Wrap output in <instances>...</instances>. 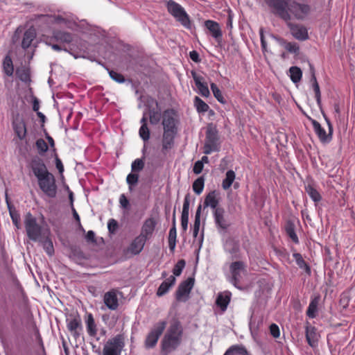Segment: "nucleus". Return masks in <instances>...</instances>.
<instances>
[{"instance_id":"obj_1","label":"nucleus","mask_w":355,"mask_h":355,"mask_svg":"<svg viewBox=\"0 0 355 355\" xmlns=\"http://www.w3.org/2000/svg\"><path fill=\"white\" fill-rule=\"evenodd\" d=\"M267 5L272 8V13L286 22H291L292 18L303 20L310 12L307 4L300 3L295 0H266Z\"/></svg>"},{"instance_id":"obj_2","label":"nucleus","mask_w":355,"mask_h":355,"mask_svg":"<svg viewBox=\"0 0 355 355\" xmlns=\"http://www.w3.org/2000/svg\"><path fill=\"white\" fill-rule=\"evenodd\" d=\"M24 225L27 236L32 241H42L49 234V230L40 225L31 213H27L25 216Z\"/></svg>"},{"instance_id":"obj_3","label":"nucleus","mask_w":355,"mask_h":355,"mask_svg":"<svg viewBox=\"0 0 355 355\" xmlns=\"http://www.w3.org/2000/svg\"><path fill=\"white\" fill-rule=\"evenodd\" d=\"M182 331L180 322L174 321L169 327L162 342V350L168 353L180 344Z\"/></svg>"},{"instance_id":"obj_4","label":"nucleus","mask_w":355,"mask_h":355,"mask_svg":"<svg viewBox=\"0 0 355 355\" xmlns=\"http://www.w3.org/2000/svg\"><path fill=\"white\" fill-rule=\"evenodd\" d=\"M203 153L206 155L213 151H218L220 148L218 132L213 123H209L207 127L206 137Z\"/></svg>"},{"instance_id":"obj_5","label":"nucleus","mask_w":355,"mask_h":355,"mask_svg":"<svg viewBox=\"0 0 355 355\" xmlns=\"http://www.w3.org/2000/svg\"><path fill=\"white\" fill-rule=\"evenodd\" d=\"M167 9L168 12L180 21L182 25L187 28H191L189 17L181 6L173 0H170L167 3Z\"/></svg>"},{"instance_id":"obj_6","label":"nucleus","mask_w":355,"mask_h":355,"mask_svg":"<svg viewBox=\"0 0 355 355\" xmlns=\"http://www.w3.org/2000/svg\"><path fill=\"white\" fill-rule=\"evenodd\" d=\"M37 180L40 188L46 196L50 198L55 197L57 186L53 174L49 173Z\"/></svg>"},{"instance_id":"obj_7","label":"nucleus","mask_w":355,"mask_h":355,"mask_svg":"<svg viewBox=\"0 0 355 355\" xmlns=\"http://www.w3.org/2000/svg\"><path fill=\"white\" fill-rule=\"evenodd\" d=\"M123 346V336L117 335L106 342L103 349V355H120Z\"/></svg>"},{"instance_id":"obj_8","label":"nucleus","mask_w":355,"mask_h":355,"mask_svg":"<svg viewBox=\"0 0 355 355\" xmlns=\"http://www.w3.org/2000/svg\"><path fill=\"white\" fill-rule=\"evenodd\" d=\"M214 218L216 226L220 233H226L232 225V223L225 214V209L218 208L214 211Z\"/></svg>"},{"instance_id":"obj_9","label":"nucleus","mask_w":355,"mask_h":355,"mask_svg":"<svg viewBox=\"0 0 355 355\" xmlns=\"http://www.w3.org/2000/svg\"><path fill=\"white\" fill-rule=\"evenodd\" d=\"M230 271L232 275V283L234 286L241 289V288L239 286V283L242 278V274L246 272L244 263L241 261L232 262L230 266Z\"/></svg>"},{"instance_id":"obj_10","label":"nucleus","mask_w":355,"mask_h":355,"mask_svg":"<svg viewBox=\"0 0 355 355\" xmlns=\"http://www.w3.org/2000/svg\"><path fill=\"white\" fill-rule=\"evenodd\" d=\"M166 325V322L165 321H162L157 323L153 329H151L145 341V345L147 348L153 347L156 345L159 336L163 333Z\"/></svg>"},{"instance_id":"obj_11","label":"nucleus","mask_w":355,"mask_h":355,"mask_svg":"<svg viewBox=\"0 0 355 355\" xmlns=\"http://www.w3.org/2000/svg\"><path fill=\"white\" fill-rule=\"evenodd\" d=\"M73 40V35L66 31L60 30H54L51 37H47L46 44L51 45V42H58L62 44H70Z\"/></svg>"},{"instance_id":"obj_12","label":"nucleus","mask_w":355,"mask_h":355,"mask_svg":"<svg viewBox=\"0 0 355 355\" xmlns=\"http://www.w3.org/2000/svg\"><path fill=\"white\" fill-rule=\"evenodd\" d=\"M292 35L297 40L304 41L309 38L307 29L301 24L286 22Z\"/></svg>"},{"instance_id":"obj_13","label":"nucleus","mask_w":355,"mask_h":355,"mask_svg":"<svg viewBox=\"0 0 355 355\" xmlns=\"http://www.w3.org/2000/svg\"><path fill=\"white\" fill-rule=\"evenodd\" d=\"M311 121L316 134L322 141H328L331 139L333 128L330 121L327 118H326V121L329 126L328 134L326 133L325 130L321 127L320 124L317 121L312 119Z\"/></svg>"},{"instance_id":"obj_14","label":"nucleus","mask_w":355,"mask_h":355,"mask_svg":"<svg viewBox=\"0 0 355 355\" xmlns=\"http://www.w3.org/2000/svg\"><path fill=\"white\" fill-rule=\"evenodd\" d=\"M162 125L164 131H175V112L172 110H165L163 113Z\"/></svg>"},{"instance_id":"obj_15","label":"nucleus","mask_w":355,"mask_h":355,"mask_svg":"<svg viewBox=\"0 0 355 355\" xmlns=\"http://www.w3.org/2000/svg\"><path fill=\"white\" fill-rule=\"evenodd\" d=\"M194 284V279L192 277L188 278L187 280L182 282L176 291V299L178 300H182L184 296L188 295L191 292Z\"/></svg>"},{"instance_id":"obj_16","label":"nucleus","mask_w":355,"mask_h":355,"mask_svg":"<svg viewBox=\"0 0 355 355\" xmlns=\"http://www.w3.org/2000/svg\"><path fill=\"white\" fill-rule=\"evenodd\" d=\"M191 75L200 94L204 97H208L210 95V92L207 86V83L204 81V78L201 76H199L194 71H191Z\"/></svg>"},{"instance_id":"obj_17","label":"nucleus","mask_w":355,"mask_h":355,"mask_svg":"<svg viewBox=\"0 0 355 355\" xmlns=\"http://www.w3.org/2000/svg\"><path fill=\"white\" fill-rule=\"evenodd\" d=\"M31 167L33 173L37 179L43 177L44 175L49 173L46 165L40 158H34L31 162Z\"/></svg>"},{"instance_id":"obj_18","label":"nucleus","mask_w":355,"mask_h":355,"mask_svg":"<svg viewBox=\"0 0 355 355\" xmlns=\"http://www.w3.org/2000/svg\"><path fill=\"white\" fill-rule=\"evenodd\" d=\"M146 240L143 235H139L132 241L128 250L132 254H138L143 250Z\"/></svg>"},{"instance_id":"obj_19","label":"nucleus","mask_w":355,"mask_h":355,"mask_svg":"<svg viewBox=\"0 0 355 355\" xmlns=\"http://www.w3.org/2000/svg\"><path fill=\"white\" fill-rule=\"evenodd\" d=\"M218 193L216 191H212L209 192L205 197L204 201V207L206 208L207 207H210L216 211L218 208H222L218 206L219 204V197Z\"/></svg>"},{"instance_id":"obj_20","label":"nucleus","mask_w":355,"mask_h":355,"mask_svg":"<svg viewBox=\"0 0 355 355\" xmlns=\"http://www.w3.org/2000/svg\"><path fill=\"white\" fill-rule=\"evenodd\" d=\"M226 250L233 256V258H239V242L234 238L229 237L225 241Z\"/></svg>"},{"instance_id":"obj_21","label":"nucleus","mask_w":355,"mask_h":355,"mask_svg":"<svg viewBox=\"0 0 355 355\" xmlns=\"http://www.w3.org/2000/svg\"><path fill=\"white\" fill-rule=\"evenodd\" d=\"M189 199H190V195L189 193H187L184 198L182 212V216H181V225H182V230L184 231H186L187 230V226H188L189 211Z\"/></svg>"},{"instance_id":"obj_22","label":"nucleus","mask_w":355,"mask_h":355,"mask_svg":"<svg viewBox=\"0 0 355 355\" xmlns=\"http://www.w3.org/2000/svg\"><path fill=\"white\" fill-rule=\"evenodd\" d=\"M104 302L110 309H116L119 306L116 291L112 290L106 293L104 295Z\"/></svg>"},{"instance_id":"obj_23","label":"nucleus","mask_w":355,"mask_h":355,"mask_svg":"<svg viewBox=\"0 0 355 355\" xmlns=\"http://www.w3.org/2000/svg\"><path fill=\"white\" fill-rule=\"evenodd\" d=\"M14 130L20 139L25 137L26 134V129L25 123L21 118L17 116L12 122Z\"/></svg>"},{"instance_id":"obj_24","label":"nucleus","mask_w":355,"mask_h":355,"mask_svg":"<svg viewBox=\"0 0 355 355\" xmlns=\"http://www.w3.org/2000/svg\"><path fill=\"white\" fill-rule=\"evenodd\" d=\"M67 328L73 334L75 339H77L80 336V332L78 329H81V320L78 315L75 316L71 320H67Z\"/></svg>"},{"instance_id":"obj_25","label":"nucleus","mask_w":355,"mask_h":355,"mask_svg":"<svg viewBox=\"0 0 355 355\" xmlns=\"http://www.w3.org/2000/svg\"><path fill=\"white\" fill-rule=\"evenodd\" d=\"M319 335L314 327L307 326L306 328V338L310 346L315 347L318 342Z\"/></svg>"},{"instance_id":"obj_26","label":"nucleus","mask_w":355,"mask_h":355,"mask_svg":"<svg viewBox=\"0 0 355 355\" xmlns=\"http://www.w3.org/2000/svg\"><path fill=\"white\" fill-rule=\"evenodd\" d=\"M156 222L154 218H150L145 220L142 228L141 232L139 235H143L146 239L150 236L155 230Z\"/></svg>"},{"instance_id":"obj_27","label":"nucleus","mask_w":355,"mask_h":355,"mask_svg":"<svg viewBox=\"0 0 355 355\" xmlns=\"http://www.w3.org/2000/svg\"><path fill=\"white\" fill-rule=\"evenodd\" d=\"M231 295L230 292L225 291L219 293L217 296L216 304L220 308L223 312L227 309V305L230 302Z\"/></svg>"},{"instance_id":"obj_28","label":"nucleus","mask_w":355,"mask_h":355,"mask_svg":"<svg viewBox=\"0 0 355 355\" xmlns=\"http://www.w3.org/2000/svg\"><path fill=\"white\" fill-rule=\"evenodd\" d=\"M205 26L215 39L218 40L221 37L222 32L217 22L212 20H207L205 21Z\"/></svg>"},{"instance_id":"obj_29","label":"nucleus","mask_w":355,"mask_h":355,"mask_svg":"<svg viewBox=\"0 0 355 355\" xmlns=\"http://www.w3.org/2000/svg\"><path fill=\"white\" fill-rule=\"evenodd\" d=\"M36 37V31L35 29L33 27L28 28L27 31H25L23 40L21 42V46L23 49H28L32 42L34 40V39Z\"/></svg>"},{"instance_id":"obj_30","label":"nucleus","mask_w":355,"mask_h":355,"mask_svg":"<svg viewBox=\"0 0 355 355\" xmlns=\"http://www.w3.org/2000/svg\"><path fill=\"white\" fill-rule=\"evenodd\" d=\"M175 282V277L171 276L166 281L162 283L157 289V295L158 296H162L167 293L170 287H171Z\"/></svg>"},{"instance_id":"obj_31","label":"nucleus","mask_w":355,"mask_h":355,"mask_svg":"<svg viewBox=\"0 0 355 355\" xmlns=\"http://www.w3.org/2000/svg\"><path fill=\"white\" fill-rule=\"evenodd\" d=\"M175 131H164L162 139V148L164 150H167L171 148L173 144L174 135H175Z\"/></svg>"},{"instance_id":"obj_32","label":"nucleus","mask_w":355,"mask_h":355,"mask_svg":"<svg viewBox=\"0 0 355 355\" xmlns=\"http://www.w3.org/2000/svg\"><path fill=\"white\" fill-rule=\"evenodd\" d=\"M235 173L232 170H229L227 171L225 175V178L223 180L222 187L224 190H227L230 189L232 183L235 180Z\"/></svg>"},{"instance_id":"obj_33","label":"nucleus","mask_w":355,"mask_h":355,"mask_svg":"<svg viewBox=\"0 0 355 355\" xmlns=\"http://www.w3.org/2000/svg\"><path fill=\"white\" fill-rule=\"evenodd\" d=\"M236 354L247 355L248 352L246 349L241 345H233L226 351L224 355Z\"/></svg>"},{"instance_id":"obj_34","label":"nucleus","mask_w":355,"mask_h":355,"mask_svg":"<svg viewBox=\"0 0 355 355\" xmlns=\"http://www.w3.org/2000/svg\"><path fill=\"white\" fill-rule=\"evenodd\" d=\"M3 67L4 72L7 76H11L13 74L14 67L12 59L10 56L7 55L3 59Z\"/></svg>"},{"instance_id":"obj_35","label":"nucleus","mask_w":355,"mask_h":355,"mask_svg":"<svg viewBox=\"0 0 355 355\" xmlns=\"http://www.w3.org/2000/svg\"><path fill=\"white\" fill-rule=\"evenodd\" d=\"M16 76L23 82H28L30 79L29 70L25 67H21L16 70Z\"/></svg>"},{"instance_id":"obj_36","label":"nucleus","mask_w":355,"mask_h":355,"mask_svg":"<svg viewBox=\"0 0 355 355\" xmlns=\"http://www.w3.org/2000/svg\"><path fill=\"white\" fill-rule=\"evenodd\" d=\"M285 230L287 234L292 239V241L296 243H298V238L295 232V225L292 221H287L285 226Z\"/></svg>"},{"instance_id":"obj_37","label":"nucleus","mask_w":355,"mask_h":355,"mask_svg":"<svg viewBox=\"0 0 355 355\" xmlns=\"http://www.w3.org/2000/svg\"><path fill=\"white\" fill-rule=\"evenodd\" d=\"M87 328L88 334L90 336H95L96 335L97 329L94 322V319L92 314L88 315L87 320Z\"/></svg>"},{"instance_id":"obj_38","label":"nucleus","mask_w":355,"mask_h":355,"mask_svg":"<svg viewBox=\"0 0 355 355\" xmlns=\"http://www.w3.org/2000/svg\"><path fill=\"white\" fill-rule=\"evenodd\" d=\"M293 257L297 262V264L300 268L304 269L305 272L307 274L311 273V269L310 267L307 265V263L305 262L304 259L302 258V255L300 253H294Z\"/></svg>"},{"instance_id":"obj_39","label":"nucleus","mask_w":355,"mask_h":355,"mask_svg":"<svg viewBox=\"0 0 355 355\" xmlns=\"http://www.w3.org/2000/svg\"><path fill=\"white\" fill-rule=\"evenodd\" d=\"M291 78L293 83H297L301 80L302 72L297 67H291L289 69Z\"/></svg>"},{"instance_id":"obj_40","label":"nucleus","mask_w":355,"mask_h":355,"mask_svg":"<svg viewBox=\"0 0 355 355\" xmlns=\"http://www.w3.org/2000/svg\"><path fill=\"white\" fill-rule=\"evenodd\" d=\"M176 243V227H172L168 234V245L171 251L173 252Z\"/></svg>"},{"instance_id":"obj_41","label":"nucleus","mask_w":355,"mask_h":355,"mask_svg":"<svg viewBox=\"0 0 355 355\" xmlns=\"http://www.w3.org/2000/svg\"><path fill=\"white\" fill-rule=\"evenodd\" d=\"M48 236L49 235H47L46 238L42 239L40 241L43 243V247L47 254L51 256L54 253V248L52 241L49 239Z\"/></svg>"},{"instance_id":"obj_42","label":"nucleus","mask_w":355,"mask_h":355,"mask_svg":"<svg viewBox=\"0 0 355 355\" xmlns=\"http://www.w3.org/2000/svg\"><path fill=\"white\" fill-rule=\"evenodd\" d=\"M205 179L202 176L198 178L193 183V189L197 194H200L203 190Z\"/></svg>"},{"instance_id":"obj_43","label":"nucleus","mask_w":355,"mask_h":355,"mask_svg":"<svg viewBox=\"0 0 355 355\" xmlns=\"http://www.w3.org/2000/svg\"><path fill=\"white\" fill-rule=\"evenodd\" d=\"M211 89L213 92V94L214 97L221 103H225V100L224 99L222 92L219 89V88L217 87V85L215 83H211Z\"/></svg>"},{"instance_id":"obj_44","label":"nucleus","mask_w":355,"mask_h":355,"mask_svg":"<svg viewBox=\"0 0 355 355\" xmlns=\"http://www.w3.org/2000/svg\"><path fill=\"white\" fill-rule=\"evenodd\" d=\"M195 105L199 112H205L209 109V105L198 96L195 98Z\"/></svg>"},{"instance_id":"obj_45","label":"nucleus","mask_w":355,"mask_h":355,"mask_svg":"<svg viewBox=\"0 0 355 355\" xmlns=\"http://www.w3.org/2000/svg\"><path fill=\"white\" fill-rule=\"evenodd\" d=\"M8 209H9L10 214L12 218L13 223L15 225V226L17 228H19L20 227V225H19L20 217H19V214L17 213V211H15L14 209H12V207L10 205H8Z\"/></svg>"},{"instance_id":"obj_46","label":"nucleus","mask_w":355,"mask_h":355,"mask_svg":"<svg viewBox=\"0 0 355 355\" xmlns=\"http://www.w3.org/2000/svg\"><path fill=\"white\" fill-rule=\"evenodd\" d=\"M306 192L309 194L311 198L315 201H320L321 199V196L320 193L318 192L316 189L313 188L311 186H308L306 188Z\"/></svg>"},{"instance_id":"obj_47","label":"nucleus","mask_w":355,"mask_h":355,"mask_svg":"<svg viewBox=\"0 0 355 355\" xmlns=\"http://www.w3.org/2000/svg\"><path fill=\"white\" fill-rule=\"evenodd\" d=\"M185 261L184 259H180L179 260L177 263L175 265L173 269V273L175 275V276H179L180 275L183 268H184L185 266Z\"/></svg>"},{"instance_id":"obj_48","label":"nucleus","mask_w":355,"mask_h":355,"mask_svg":"<svg viewBox=\"0 0 355 355\" xmlns=\"http://www.w3.org/2000/svg\"><path fill=\"white\" fill-rule=\"evenodd\" d=\"M139 136L144 139V141H148L150 138V131L147 125L142 124L139 129Z\"/></svg>"},{"instance_id":"obj_49","label":"nucleus","mask_w":355,"mask_h":355,"mask_svg":"<svg viewBox=\"0 0 355 355\" xmlns=\"http://www.w3.org/2000/svg\"><path fill=\"white\" fill-rule=\"evenodd\" d=\"M144 167V162L141 159H137L132 164V171L134 172L140 171Z\"/></svg>"},{"instance_id":"obj_50","label":"nucleus","mask_w":355,"mask_h":355,"mask_svg":"<svg viewBox=\"0 0 355 355\" xmlns=\"http://www.w3.org/2000/svg\"><path fill=\"white\" fill-rule=\"evenodd\" d=\"M313 89L315 92V98L317 101V103L320 108L322 107V103H321V93L320 90V87L318 82H315V84H313Z\"/></svg>"},{"instance_id":"obj_51","label":"nucleus","mask_w":355,"mask_h":355,"mask_svg":"<svg viewBox=\"0 0 355 355\" xmlns=\"http://www.w3.org/2000/svg\"><path fill=\"white\" fill-rule=\"evenodd\" d=\"M149 118L151 124H157L160 121L161 114L159 112L150 111Z\"/></svg>"},{"instance_id":"obj_52","label":"nucleus","mask_w":355,"mask_h":355,"mask_svg":"<svg viewBox=\"0 0 355 355\" xmlns=\"http://www.w3.org/2000/svg\"><path fill=\"white\" fill-rule=\"evenodd\" d=\"M317 310V302L315 300L312 301L308 308L306 314L309 318H314L315 316V313Z\"/></svg>"},{"instance_id":"obj_53","label":"nucleus","mask_w":355,"mask_h":355,"mask_svg":"<svg viewBox=\"0 0 355 355\" xmlns=\"http://www.w3.org/2000/svg\"><path fill=\"white\" fill-rule=\"evenodd\" d=\"M139 175L136 173H130L127 177V182L130 185V190H132V186L137 183Z\"/></svg>"},{"instance_id":"obj_54","label":"nucleus","mask_w":355,"mask_h":355,"mask_svg":"<svg viewBox=\"0 0 355 355\" xmlns=\"http://www.w3.org/2000/svg\"><path fill=\"white\" fill-rule=\"evenodd\" d=\"M36 146L40 153H44L48 150V146L45 141L42 139H40L36 141Z\"/></svg>"},{"instance_id":"obj_55","label":"nucleus","mask_w":355,"mask_h":355,"mask_svg":"<svg viewBox=\"0 0 355 355\" xmlns=\"http://www.w3.org/2000/svg\"><path fill=\"white\" fill-rule=\"evenodd\" d=\"M285 48L290 53H299V46L296 43L288 42L286 44Z\"/></svg>"},{"instance_id":"obj_56","label":"nucleus","mask_w":355,"mask_h":355,"mask_svg":"<svg viewBox=\"0 0 355 355\" xmlns=\"http://www.w3.org/2000/svg\"><path fill=\"white\" fill-rule=\"evenodd\" d=\"M110 77L118 83H123L125 81L123 76L114 71H110Z\"/></svg>"},{"instance_id":"obj_57","label":"nucleus","mask_w":355,"mask_h":355,"mask_svg":"<svg viewBox=\"0 0 355 355\" xmlns=\"http://www.w3.org/2000/svg\"><path fill=\"white\" fill-rule=\"evenodd\" d=\"M270 334L275 338L279 337V329L278 326L275 324H272L270 326Z\"/></svg>"},{"instance_id":"obj_58","label":"nucleus","mask_w":355,"mask_h":355,"mask_svg":"<svg viewBox=\"0 0 355 355\" xmlns=\"http://www.w3.org/2000/svg\"><path fill=\"white\" fill-rule=\"evenodd\" d=\"M118 228V223L114 219H110L108 222V230L110 233H114Z\"/></svg>"},{"instance_id":"obj_59","label":"nucleus","mask_w":355,"mask_h":355,"mask_svg":"<svg viewBox=\"0 0 355 355\" xmlns=\"http://www.w3.org/2000/svg\"><path fill=\"white\" fill-rule=\"evenodd\" d=\"M203 169L202 162L197 161L193 166V171L195 174H199Z\"/></svg>"},{"instance_id":"obj_60","label":"nucleus","mask_w":355,"mask_h":355,"mask_svg":"<svg viewBox=\"0 0 355 355\" xmlns=\"http://www.w3.org/2000/svg\"><path fill=\"white\" fill-rule=\"evenodd\" d=\"M119 202H120L121 206L123 208H125V209L128 208V207L129 205V201L124 194H122L120 196Z\"/></svg>"},{"instance_id":"obj_61","label":"nucleus","mask_w":355,"mask_h":355,"mask_svg":"<svg viewBox=\"0 0 355 355\" xmlns=\"http://www.w3.org/2000/svg\"><path fill=\"white\" fill-rule=\"evenodd\" d=\"M86 239L87 241L92 242L93 243H96V241L95 239V234L93 231H89L86 234Z\"/></svg>"},{"instance_id":"obj_62","label":"nucleus","mask_w":355,"mask_h":355,"mask_svg":"<svg viewBox=\"0 0 355 355\" xmlns=\"http://www.w3.org/2000/svg\"><path fill=\"white\" fill-rule=\"evenodd\" d=\"M190 58L195 62H200V59L199 58V54L196 51H192L189 53Z\"/></svg>"},{"instance_id":"obj_63","label":"nucleus","mask_w":355,"mask_h":355,"mask_svg":"<svg viewBox=\"0 0 355 355\" xmlns=\"http://www.w3.org/2000/svg\"><path fill=\"white\" fill-rule=\"evenodd\" d=\"M55 165H56V168L59 171V173L62 174L64 171V167H63L61 160L58 157H55Z\"/></svg>"},{"instance_id":"obj_64","label":"nucleus","mask_w":355,"mask_h":355,"mask_svg":"<svg viewBox=\"0 0 355 355\" xmlns=\"http://www.w3.org/2000/svg\"><path fill=\"white\" fill-rule=\"evenodd\" d=\"M39 107H40L39 101H38V99L36 97H34V98H33V110L35 112H38Z\"/></svg>"}]
</instances>
